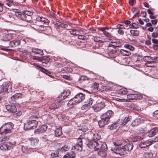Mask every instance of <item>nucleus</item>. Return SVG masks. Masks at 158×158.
Masks as SVG:
<instances>
[{"label": "nucleus", "mask_w": 158, "mask_h": 158, "mask_svg": "<svg viewBox=\"0 0 158 158\" xmlns=\"http://www.w3.org/2000/svg\"><path fill=\"white\" fill-rule=\"evenodd\" d=\"M88 146L90 149H94L95 151H99L98 155L102 157L106 156V153L105 151L107 149V147L105 143L92 140L88 142Z\"/></svg>", "instance_id": "1"}, {"label": "nucleus", "mask_w": 158, "mask_h": 158, "mask_svg": "<svg viewBox=\"0 0 158 158\" xmlns=\"http://www.w3.org/2000/svg\"><path fill=\"white\" fill-rule=\"evenodd\" d=\"M37 116L32 115L30 116L24 123V129L25 130L35 129L37 126L38 122L37 120Z\"/></svg>", "instance_id": "2"}, {"label": "nucleus", "mask_w": 158, "mask_h": 158, "mask_svg": "<svg viewBox=\"0 0 158 158\" xmlns=\"http://www.w3.org/2000/svg\"><path fill=\"white\" fill-rule=\"evenodd\" d=\"M85 98V94L82 93H79L69 101L68 106H71L78 104L83 101Z\"/></svg>", "instance_id": "3"}, {"label": "nucleus", "mask_w": 158, "mask_h": 158, "mask_svg": "<svg viewBox=\"0 0 158 158\" xmlns=\"http://www.w3.org/2000/svg\"><path fill=\"white\" fill-rule=\"evenodd\" d=\"M13 125L11 123H6L0 128V133L2 135H6L11 132Z\"/></svg>", "instance_id": "4"}, {"label": "nucleus", "mask_w": 158, "mask_h": 158, "mask_svg": "<svg viewBox=\"0 0 158 158\" xmlns=\"http://www.w3.org/2000/svg\"><path fill=\"white\" fill-rule=\"evenodd\" d=\"M105 106V102H101L94 105L92 106V108L94 111L98 112L104 108Z\"/></svg>", "instance_id": "5"}, {"label": "nucleus", "mask_w": 158, "mask_h": 158, "mask_svg": "<svg viewBox=\"0 0 158 158\" xmlns=\"http://www.w3.org/2000/svg\"><path fill=\"white\" fill-rule=\"evenodd\" d=\"M100 118L101 120L98 122V123L99 127H102L108 124L109 122L110 118L106 117L102 115L101 116Z\"/></svg>", "instance_id": "6"}, {"label": "nucleus", "mask_w": 158, "mask_h": 158, "mask_svg": "<svg viewBox=\"0 0 158 158\" xmlns=\"http://www.w3.org/2000/svg\"><path fill=\"white\" fill-rule=\"evenodd\" d=\"M60 106V105L58 103L56 102L55 103H53L49 106V108L48 109V111L51 112L52 110L58 108Z\"/></svg>", "instance_id": "7"}, {"label": "nucleus", "mask_w": 158, "mask_h": 158, "mask_svg": "<svg viewBox=\"0 0 158 158\" xmlns=\"http://www.w3.org/2000/svg\"><path fill=\"white\" fill-rule=\"evenodd\" d=\"M9 84L7 82H4L2 85H0V93L8 90Z\"/></svg>", "instance_id": "8"}, {"label": "nucleus", "mask_w": 158, "mask_h": 158, "mask_svg": "<svg viewBox=\"0 0 158 158\" xmlns=\"http://www.w3.org/2000/svg\"><path fill=\"white\" fill-rule=\"evenodd\" d=\"M119 121L120 120H118L113 123L109 125L108 127V129L111 130L116 129L119 125Z\"/></svg>", "instance_id": "9"}, {"label": "nucleus", "mask_w": 158, "mask_h": 158, "mask_svg": "<svg viewBox=\"0 0 158 158\" xmlns=\"http://www.w3.org/2000/svg\"><path fill=\"white\" fill-rule=\"evenodd\" d=\"M122 45V43L119 41L111 42L110 43L108 47L109 48L112 47L113 48H115L116 47H120Z\"/></svg>", "instance_id": "10"}, {"label": "nucleus", "mask_w": 158, "mask_h": 158, "mask_svg": "<svg viewBox=\"0 0 158 158\" xmlns=\"http://www.w3.org/2000/svg\"><path fill=\"white\" fill-rule=\"evenodd\" d=\"M6 107L7 110L11 113L15 112L17 110L16 106L14 105H7Z\"/></svg>", "instance_id": "11"}, {"label": "nucleus", "mask_w": 158, "mask_h": 158, "mask_svg": "<svg viewBox=\"0 0 158 158\" xmlns=\"http://www.w3.org/2000/svg\"><path fill=\"white\" fill-rule=\"evenodd\" d=\"M127 102H130L131 100L134 99H138L139 98L138 95L136 94H130L127 95Z\"/></svg>", "instance_id": "12"}, {"label": "nucleus", "mask_w": 158, "mask_h": 158, "mask_svg": "<svg viewBox=\"0 0 158 158\" xmlns=\"http://www.w3.org/2000/svg\"><path fill=\"white\" fill-rule=\"evenodd\" d=\"M152 144V142H151V141L149 140H147L145 141H141L139 144V145L140 148H145L149 146Z\"/></svg>", "instance_id": "13"}, {"label": "nucleus", "mask_w": 158, "mask_h": 158, "mask_svg": "<svg viewBox=\"0 0 158 158\" xmlns=\"http://www.w3.org/2000/svg\"><path fill=\"white\" fill-rule=\"evenodd\" d=\"M20 44V41L19 39H16L11 41L9 44V46L14 47L19 46Z\"/></svg>", "instance_id": "14"}, {"label": "nucleus", "mask_w": 158, "mask_h": 158, "mask_svg": "<svg viewBox=\"0 0 158 158\" xmlns=\"http://www.w3.org/2000/svg\"><path fill=\"white\" fill-rule=\"evenodd\" d=\"M130 138L132 141L133 142L140 141L143 139L142 137L139 136H137L135 134H133L132 135L130 136Z\"/></svg>", "instance_id": "15"}, {"label": "nucleus", "mask_w": 158, "mask_h": 158, "mask_svg": "<svg viewBox=\"0 0 158 158\" xmlns=\"http://www.w3.org/2000/svg\"><path fill=\"white\" fill-rule=\"evenodd\" d=\"M158 133V128L155 127L152 129L149 132L148 135L149 137H152Z\"/></svg>", "instance_id": "16"}, {"label": "nucleus", "mask_w": 158, "mask_h": 158, "mask_svg": "<svg viewBox=\"0 0 158 158\" xmlns=\"http://www.w3.org/2000/svg\"><path fill=\"white\" fill-rule=\"evenodd\" d=\"M9 144V143H7L6 142H4L0 146V149L3 151L10 150Z\"/></svg>", "instance_id": "17"}, {"label": "nucleus", "mask_w": 158, "mask_h": 158, "mask_svg": "<svg viewBox=\"0 0 158 158\" xmlns=\"http://www.w3.org/2000/svg\"><path fill=\"white\" fill-rule=\"evenodd\" d=\"M72 150L75 149L78 152H80L82 151V145L78 144H76L72 148Z\"/></svg>", "instance_id": "18"}, {"label": "nucleus", "mask_w": 158, "mask_h": 158, "mask_svg": "<svg viewBox=\"0 0 158 158\" xmlns=\"http://www.w3.org/2000/svg\"><path fill=\"white\" fill-rule=\"evenodd\" d=\"M76 156V153L72 151L68 152L64 156L65 158H74Z\"/></svg>", "instance_id": "19"}, {"label": "nucleus", "mask_w": 158, "mask_h": 158, "mask_svg": "<svg viewBox=\"0 0 158 158\" xmlns=\"http://www.w3.org/2000/svg\"><path fill=\"white\" fill-rule=\"evenodd\" d=\"M47 129V126L46 125H43L40 126L38 129L35 130V131L37 132L42 133L45 131Z\"/></svg>", "instance_id": "20"}, {"label": "nucleus", "mask_w": 158, "mask_h": 158, "mask_svg": "<svg viewBox=\"0 0 158 158\" xmlns=\"http://www.w3.org/2000/svg\"><path fill=\"white\" fill-rule=\"evenodd\" d=\"M126 151H130L133 149V145L132 143L127 144L123 146Z\"/></svg>", "instance_id": "21"}, {"label": "nucleus", "mask_w": 158, "mask_h": 158, "mask_svg": "<svg viewBox=\"0 0 158 158\" xmlns=\"http://www.w3.org/2000/svg\"><path fill=\"white\" fill-rule=\"evenodd\" d=\"M13 35L11 34L5 35L3 37V40L4 41H9L12 39Z\"/></svg>", "instance_id": "22"}, {"label": "nucleus", "mask_w": 158, "mask_h": 158, "mask_svg": "<svg viewBox=\"0 0 158 158\" xmlns=\"http://www.w3.org/2000/svg\"><path fill=\"white\" fill-rule=\"evenodd\" d=\"M55 135L56 137H58L62 134V128L61 127L57 128L55 131Z\"/></svg>", "instance_id": "23"}, {"label": "nucleus", "mask_w": 158, "mask_h": 158, "mask_svg": "<svg viewBox=\"0 0 158 158\" xmlns=\"http://www.w3.org/2000/svg\"><path fill=\"white\" fill-rule=\"evenodd\" d=\"M131 119V116H128L127 118H125L123 119H122L121 121V125L124 126L125 125L128 121Z\"/></svg>", "instance_id": "24"}, {"label": "nucleus", "mask_w": 158, "mask_h": 158, "mask_svg": "<svg viewBox=\"0 0 158 158\" xmlns=\"http://www.w3.org/2000/svg\"><path fill=\"white\" fill-rule=\"evenodd\" d=\"M33 65H34L36 68H40L41 69V71L42 72L46 74H48V73H50L49 72L48 70L43 68L42 67L40 66L37 64H36L34 63Z\"/></svg>", "instance_id": "25"}, {"label": "nucleus", "mask_w": 158, "mask_h": 158, "mask_svg": "<svg viewBox=\"0 0 158 158\" xmlns=\"http://www.w3.org/2000/svg\"><path fill=\"white\" fill-rule=\"evenodd\" d=\"M32 52L37 54H39L41 55L44 54L43 51L39 49L35 48H32Z\"/></svg>", "instance_id": "26"}, {"label": "nucleus", "mask_w": 158, "mask_h": 158, "mask_svg": "<svg viewBox=\"0 0 158 158\" xmlns=\"http://www.w3.org/2000/svg\"><path fill=\"white\" fill-rule=\"evenodd\" d=\"M141 123V121L140 118H136L132 122L131 125L133 127L135 126L140 124Z\"/></svg>", "instance_id": "27"}, {"label": "nucleus", "mask_w": 158, "mask_h": 158, "mask_svg": "<svg viewBox=\"0 0 158 158\" xmlns=\"http://www.w3.org/2000/svg\"><path fill=\"white\" fill-rule=\"evenodd\" d=\"M121 148H119L118 147H115L111 149V150L113 151L114 153L116 154H118L120 155L121 152Z\"/></svg>", "instance_id": "28"}, {"label": "nucleus", "mask_w": 158, "mask_h": 158, "mask_svg": "<svg viewBox=\"0 0 158 158\" xmlns=\"http://www.w3.org/2000/svg\"><path fill=\"white\" fill-rule=\"evenodd\" d=\"M22 96V94L20 93H16L14 95H13L11 98V99L12 101H14L17 99L19 97H21Z\"/></svg>", "instance_id": "29"}, {"label": "nucleus", "mask_w": 158, "mask_h": 158, "mask_svg": "<svg viewBox=\"0 0 158 158\" xmlns=\"http://www.w3.org/2000/svg\"><path fill=\"white\" fill-rule=\"evenodd\" d=\"M101 138L100 135H98L97 133H95L94 134L93 137V140H91L89 141L88 142L90 141L94 140L95 141H98Z\"/></svg>", "instance_id": "30"}, {"label": "nucleus", "mask_w": 158, "mask_h": 158, "mask_svg": "<svg viewBox=\"0 0 158 158\" xmlns=\"http://www.w3.org/2000/svg\"><path fill=\"white\" fill-rule=\"evenodd\" d=\"M155 63L154 60L148 61L147 62L146 64L147 66L148 67H153L155 66Z\"/></svg>", "instance_id": "31"}, {"label": "nucleus", "mask_w": 158, "mask_h": 158, "mask_svg": "<svg viewBox=\"0 0 158 158\" xmlns=\"http://www.w3.org/2000/svg\"><path fill=\"white\" fill-rule=\"evenodd\" d=\"M120 52L122 54L125 56H128L131 54L130 52L123 49L121 50H120Z\"/></svg>", "instance_id": "32"}, {"label": "nucleus", "mask_w": 158, "mask_h": 158, "mask_svg": "<svg viewBox=\"0 0 158 158\" xmlns=\"http://www.w3.org/2000/svg\"><path fill=\"white\" fill-rule=\"evenodd\" d=\"M124 140L122 139H118L115 142H113L114 145L117 146H119L123 144Z\"/></svg>", "instance_id": "33"}, {"label": "nucleus", "mask_w": 158, "mask_h": 158, "mask_svg": "<svg viewBox=\"0 0 158 158\" xmlns=\"http://www.w3.org/2000/svg\"><path fill=\"white\" fill-rule=\"evenodd\" d=\"M70 94V90H67L65 91L63 93H62L61 94L63 96L64 98V99L66 98Z\"/></svg>", "instance_id": "34"}, {"label": "nucleus", "mask_w": 158, "mask_h": 158, "mask_svg": "<svg viewBox=\"0 0 158 158\" xmlns=\"http://www.w3.org/2000/svg\"><path fill=\"white\" fill-rule=\"evenodd\" d=\"M127 92V90L125 88H122L117 91V93L120 94H125Z\"/></svg>", "instance_id": "35"}, {"label": "nucleus", "mask_w": 158, "mask_h": 158, "mask_svg": "<svg viewBox=\"0 0 158 158\" xmlns=\"http://www.w3.org/2000/svg\"><path fill=\"white\" fill-rule=\"evenodd\" d=\"M22 152L25 153H28L29 152L30 148H29L27 146H23L22 147Z\"/></svg>", "instance_id": "36"}, {"label": "nucleus", "mask_w": 158, "mask_h": 158, "mask_svg": "<svg viewBox=\"0 0 158 158\" xmlns=\"http://www.w3.org/2000/svg\"><path fill=\"white\" fill-rule=\"evenodd\" d=\"M70 147L68 145H65L61 148V151L63 152L69 151Z\"/></svg>", "instance_id": "37"}, {"label": "nucleus", "mask_w": 158, "mask_h": 158, "mask_svg": "<svg viewBox=\"0 0 158 158\" xmlns=\"http://www.w3.org/2000/svg\"><path fill=\"white\" fill-rule=\"evenodd\" d=\"M89 36H85L83 35H78V39L83 40H86L88 39Z\"/></svg>", "instance_id": "38"}, {"label": "nucleus", "mask_w": 158, "mask_h": 158, "mask_svg": "<svg viewBox=\"0 0 158 158\" xmlns=\"http://www.w3.org/2000/svg\"><path fill=\"white\" fill-rule=\"evenodd\" d=\"M30 140L31 141L32 144L35 145L39 141V140L38 139L32 138L30 139Z\"/></svg>", "instance_id": "39"}, {"label": "nucleus", "mask_w": 158, "mask_h": 158, "mask_svg": "<svg viewBox=\"0 0 158 158\" xmlns=\"http://www.w3.org/2000/svg\"><path fill=\"white\" fill-rule=\"evenodd\" d=\"M64 99H65L63 97L61 94L58 97L56 98L55 102L59 103L60 102Z\"/></svg>", "instance_id": "40"}, {"label": "nucleus", "mask_w": 158, "mask_h": 158, "mask_svg": "<svg viewBox=\"0 0 158 158\" xmlns=\"http://www.w3.org/2000/svg\"><path fill=\"white\" fill-rule=\"evenodd\" d=\"M144 158H152L153 156V154L152 153L149 152H145L144 153Z\"/></svg>", "instance_id": "41"}, {"label": "nucleus", "mask_w": 158, "mask_h": 158, "mask_svg": "<svg viewBox=\"0 0 158 158\" xmlns=\"http://www.w3.org/2000/svg\"><path fill=\"white\" fill-rule=\"evenodd\" d=\"M124 47L128 49L133 51L134 49V47L132 45L129 44H126L124 45Z\"/></svg>", "instance_id": "42"}, {"label": "nucleus", "mask_w": 158, "mask_h": 158, "mask_svg": "<svg viewBox=\"0 0 158 158\" xmlns=\"http://www.w3.org/2000/svg\"><path fill=\"white\" fill-rule=\"evenodd\" d=\"M130 31L132 35L136 36L139 35V31L137 30H131Z\"/></svg>", "instance_id": "43"}, {"label": "nucleus", "mask_w": 158, "mask_h": 158, "mask_svg": "<svg viewBox=\"0 0 158 158\" xmlns=\"http://www.w3.org/2000/svg\"><path fill=\"white\" fill-rule=\"evenodd\" d=\"M59 153V150H57L51 153V156L53 158L57 157L58 156V154Z\"/></svg>", "instance_id": "44"}, {"label": "nucleus", "mask_w": 158, "mask_h": 158, "mask_svg": "<svg viewBox=\"0 0 158 158\" xmlns=\"http://www.w3.org/2000/svg\"><path fill=\"white\" fill-rule=\"evenodd\" d=\"M79 31L77 30H72L70 32L71 34L75 35H78L79 34Z\"/></svg>", "instance_id": "45"}, {"label": "nucleus", "mask_w": 158, "mask_h": 158, "mask_svg": "<svg viewBox=\"0 0 158 158\" xmlns=\"http://www.w3.org/2000/svg\"><path fill=\"white\" fill-rule=\"evenodd\" d=\"M94 99L92 98H89L86 102V104L88 105L89 106H91L92 105Z\"/></svg>", "instance_id": "46"}, {"label": "nucleus", "mask_w": 158, "mask_h": 158, "mask_svg": "<svg viewBox=\"0 0 158 158\" xmlns=\"http://www.w3.org/2000/svg\"><path fill=\"white\" fill-rule=\"evenodd\" d=\"M37 19L38 21H39L44 23H47V21H48V20L47 19L43 17H38L37 18Z\"/></svg>", "instance_id": "47"}, {"label": "nucleus", "mask_w": 158, "mask_h": 158, "mask_svg": "<svg viewBox=\"0 0 158 158\" xmlns=\"http://www.w3.org/2000/svg\"><path fill=\"white\" fill-rule=\"evenodd\" d=\"M105 113L108 116H109L110 118L114 115L113 112L111 110H108Z\"/></svg>", "instance_id": "48"}, {"label": "nucleus", "mask_w": 158, "mask_h": 158, "mask_svg": "<svg viewBox=\"0 0 158 158\" xmlns=\"http://www.w3.org/2000/svg\"><path fill=\"white\" fill-rule=\"evenodd\" d=\"M92 40L95 42H99L100 43H102L103 42L102 40H100V38L98 37H93Z\"/></svg>", "instance_id": "49"}, {"label": "nucleus", "mask_w": 158, "mask_h": 158, "mask_svg": "<svg viewBox=\"0 0 158 158\" xmlns=\"http://www.w3.org/2000/svg\"><path fill=\"white\" fill-rule=\"evenodd\" d=\"M90 106H89L88 105L86 104H85L81 107V108L82 110H87L90 108Z\"/></svg>", "instance_id": "50"}, {"label": "nucleus", "mask_w": 158, "mask_h": 158, "mask_svg": "<svg viewBox=\"0 0 158 158\" xmlns=\"http://www.w3.org/2000/svg\"><path fill=\"white\" fill-rule=\"evenodd\" d=\"M6 143H9V144H10V145H9L10 146L9 147H10V150L13 148L16 144V142L15 141L7 142Z\"/></svg>", "instance_id": "51"}, {"label": "nucleus", "mask_w": 158, "mask_h": 158, "mask_svg": "<svg viewBox=\"0 0 158 158\" xmlns=\"http://www.w3.org/2000/svg\"><path fill=\"white\" fill-rule=\"evenodd\" d=\"M23 13H24L26 16H31L33 14V13L31 11H29L27 10H24L23 11Z\"/></svg>", "instance_id": "52"}, {"label": "nucleus", "mask_w": 158, "mask_h": 158, "mask_svg": "<svg viewBox=\"0 0 158 158\" xmlns=\"http://www.w3.org/2000/svg\"><path fill=\"white\" fill-rule=\"evenodd\" d=\"M120 150H121L120 151L121 152V153H120V155H123L125 154L126 151L125 149H124V147L123 146L121 148V149H120Z\"/></svg>", "instance_id": "53"}, {"label": "nucleus", "mask_w": 158, "mask_h": 158, "mask_svg": "<svg viewBox=\"0 0 158 158\" xmlns=\"http://www.w3.org/2000/svg\"><path fill=\"white\" fill-rule=\"evenodd\" d=\"M88 79V77L86 76H81L78 79V81H85Z\"/></svg>", "instance_id": "54"}, {"label": "nucleus", "mask_w": 158, "mask_h": 158, "mask_svg": "<svg viewBox=\"0 0 158 158\" xmlns=\"http://www.w3.org/2000/svg\"><path fill=\"white\" fill-rule=\"evenodd\" d=\"M26 15L23 12L21 15L20 17L19 18L22 20H25L26 19Z\"/></svg>", "instance_id": "55"}, {"label": "nucleus", "mask_w": 158, "mask_h": 158, "mask_svg": "<svg viewBox=\"0 0 158 158\" xmlns=\"http://www.w3.org/2000/svg\"><path fill=\"white\" fill-rule=\"evenodd\" d=\"M153 58V57H152L150 56H145L143 57V59L144 60H145L147 62L148 61H150V60H152V59Z\"/></svg>", "instance_id": "56"}, {"label": "nucleus", "mask_w": 158, "mask_h": 158, "mask_svg": "<svg viewBox=\"0 0 158 158\" xmlns=\"http://www.w3.org/2000/svg\"><path fill=\"white\" fill-rule=\"evenodd\" d=\"M26 19L25 20L27 22H30L32 20V17L31 16H26Z\"/></svg>", "instance_id": "57"}, {"label": "nucleus", "mask_w": 158, "mask_h": 158, "mask_svg": "<svg viewBox=\"0 0 158 158\" xmlns=\"http://www.w3.org/2000/svg\"><path fill=\"white\" fill-rule=\"evenodd\" d=\"M103 32L104 34L106 36L110 37L111 36V34L106 31H102Z\"/></svg>", "instance_id": "58"}, {"label": "nucleus", "mask_w": 158, "mask_h": 158, "mask_svg": "<svg viewBox=\"0 0 158 158\" xmlns=\"http://www.w3.org/2000/svg\"><path fill=\"white\" fill-rule=\"evenodd\" d=\"M152 60H154L155 64L158 63V57L154 56L153 57Z\"/></svg>", "instance_id": "59"}, {"label": "nucleus", "mask_w": 158, "mask_h": 158, "mask_svg": "<svg viewBox=\"0 0 158 158\" xmlns=\"http://www.w3.org/2000/svg\"><path fill=\"white\" fill-rule=\"evenodd\" d=\"M77 143L82 145V140L81 138H78L77 139Z\"/></svg>", "instance_id": "60"}, {"label": "nucleus", "mask_w": 158, "mask_h": 158, "mask_svg": "<svg viewBox=\"0 0 158 158\" xmlns=\"http://www.w3.org/2000/svg\"><path fill=\"white\" fill-rule=\"evenodd\" d=\"M99 30L102 31H106V30H108L109 28L106 27H100L99 28Z\"/></svg>", "instance_id": "61"}, {"label": "nucleus", "mask_w": 158, "mask_h": 158, "mask_svg": "<svg viewBox=\"0 0 158 158\" xmlns=\"http://www.w3.org/2000/svg\"><path fill=\"white\" fill-rule=\"evenodd\" d=\"M9 136H5L2 138V141H6L9 140Z\"/></svg>", "instance_id": "62"}, {"label": "nucleus", "mask_w": 158, "mask_h": 158, "mask_svg": "<svg viewBox=\"0 0 158 158\" xmlns=\"http://www.w3.org/2000/svg\"><path fill=\"white\" fill-rule=\"evenodd\" d=\"M63 78L64 79L68 80H71L70 77L69 76L66 75H63Z\"/></svg>", "instance_id": "63"}, {"label": "nucleus", "mask_w": 158, "mask_h": 158, "mask_svg": "<svg viewBox=\"0 0 158 158\" xmlns=\"http://www.w3.org/2000/svg\"><path fill=\"white\" fill-rule=\"evenodd\" d=\"M158 34L157 32H154L152 34V36L154 38H156L158 37Z\"/></svg>", "instance_id": "64"}]
</instances>
